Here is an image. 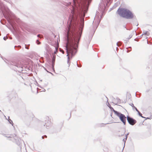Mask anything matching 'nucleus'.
<instances>
[{"label": "nucleus", "instance_id": "28", "mask_svg": "<svg viewBox=\"0 0 152 152\" xmlns=\"http://www.w3.org/2000/svg\"><path fill=\"white\" fill-rule=\"evenodd\" d=\"M44 137H47V136L46 135H45L44 136H42V139H43L44 138Z\"/></svg>", "mask_w": 152, "mask_h": 152}, {"label": "nucleus", "instance_id": "44", "mask_svg": "<svg viewBox=\"0 0 152 152\" xmlns=\"http://www.w3.org/2000/svg\"><path fill=\"white\" fill-rule=\"evenodd\" d=\"M124 135V134H122L121 135Z\"/></svg>", "mask_w": 152, "mask_h": 152}, {"label": "nucleus", "instance_id": "45", "mask_svg": "<svg viewBox=\"0 0 152 152\" xmlns=\"http://www.w3.org/2000/svg\"><path fill=\"white\" fill-rule=\"evenodd\" d=\"M29 45H29V44H28V46H29Z\"/></svg>", "mask_w": 152, "mask_h": 152}, {"label": "nucleus", "instance_id": "30", "mask_svg": "<svg viewBox=\"0 0 152 152\" xmlns=\"http://www.w3.org/2000/svg\"><path fill=\"white\" fill-rule=\"evenodd\" d=\"M77 66L78 67H81V65H78L77 64Z\"/></svg>", "mask_w": 152, "mask_h": 152}, {"label": "nucleus", "instance_id": "40", "mask_svg": "<svg viewBox=\"0 0 152 152\" xmlns=\"http://www.w3.org/2000/svg\"><path fill=\"white\" fill-rule=\"evenodd\" d=\"M115 105H117V103H116V104H115Z\"/></svg>", "mask_w": 152, "mask_h": 152}, {"label": "nucleus", "instance_id": "34", "mask_svg": "<svg viewBox=\"0 0 152 152\" xmlns=\"http://www.w3.org/2000/svg\"><path fill=\"white\" fill-rule=\"evenodd\" d=\"M144 35V34L143 33V34H142L140 36V38H141V37H142L143 36V35Z\"/></svg>", "mask_w": 152, "mask_h": 152}, {"label": "nucleus", "instance_id": "16", "mask_svg": "<svg viewBox=\"0 0 152 152\" xmlns=\"http://www.w3.org/2000/svg\"><path fill=\"white\" fill-rule=\"evenodd\" d=\"M14 47H15V48H17V49L18 50L21 48V46L20 45H18V46H15Z\"/></svg>", "mask_w": 152, "mask_h": 152}, {"label": "nucleus", "instance_id": "8", "mask_svg": "<svg viewBox=\"0 0 152 152\" xmlns=\"http://www.w3.org/2000/svg\"><path fill=\"white\" fill-rule=\"evenodd\" d=\"M127 119L129 124L132 126L134 125L137 122L135 120L129 116H127Z\"/></svg>", "mask_w": 152, "mask_h": 152}, {"label": "nucleus", "instance_id": "39", "mask_svg": "<svg viewBox=\"0 0 152 152\" xmlns=\"http://www.w3.org/2000/svg\"><path fill=\"white\" fill-rule=\"evenodd\" d=\"M116 50H118V48H116Z\"/></svg>", "mask_w": 152, "mask_h": 152}, {"label": "nucleus", "instance_id": "22", "mask_svg": "<svg viewBox=\"0 0 152 152\" xmlns=\"http://www.w3.org/2000/svg\"><path fill=\"white\" fill-rule=\"evenodd\" d=\"M117 100L118 102L120 103L121 102V100L118 98H117Z\"/></svg>", "mask_w": 152, "mask_h": 152}, {"label": "nucleus", "instance_id": "43", "mask_svg": "<svg viewBox=\"0 0 152 152\" xmlns=\"http://www.w3.org/2000/svg\"><path fill=\"white\" fill-rule=\"evenodd\" d=\"M124 147H123V150L122 151H123V149H124Z\"/></svg>", "mask_w": 152, "mask_h": 152}, {"label": "nucleus", "instance_id": "12", "mask_svg": "<svg viewBox=\"0 0 152 152\" xmlns=\"http://www.w3.org/2000/svg\"><path fill=\"white\" fill-rule=\"evenodd\" d=\"M103 4L104 8L102 7V11L103 10H104V9L106 7V6L105 5V4L104 3H103V4L102 3L101 4H100V5H99V7H100V6H101V5H102Z\"/></svg>", "mask_w": 152, "mask_h": 152}, {"label": "nucleus", "instance_id": "37", "mask_svg": "<svg viewBox=\"0 0 152 152\" xmlns=\"http://www.w3.org/2000/svg\"><path fill=\"white\" fill-rule=\"evenodd\" d=\"M2 134L5 137V136H6L5 134Z\"/></svg>", "mask_w": 152, "mask_h": 152}, {"label": "nucleus", "instance_id": "13", "mask_svg": "<svg viewBox=\"0 0 152 152\" xmlns=\"http://www.w3.org/2000/svg\"><path fill=\"white\" fill-rule=\"evenodd\" d=\"M143 33L144 35H146V36H149L150 35V33L148 31H143Z\"/></svg>", "mask_w": 152, "mask_h": 152}, {"label": "nucleus", "instance_id": "21", "mask_svg": "<svg viewBox=\"0 0 152 152\" xmlns=\"http://www.w3.org/2000/svg\"><path fill=\"white\" fill-rule=\"evenodd\" d=\"M123 27L124 28H126V29L127 30H129V29H128V28H126V26L125 25H124L123 26Z\"/></svg>", "mask_w": 152, "mask_h": 152}, {"label": "nucleus", "instance_id": "4", "mask_svg": "<svg viewBox=\"0 0 152 152\" xmlns=\"http://www.w3.org/2000/svg\"><path fill=\"white\" fill-rule=\"evenodd\" d=\"M4 15L5 18H6L8 23L12 26L13 24L14 23V21L12 20V19L16 20V18L15 16L12 14V15H7L4 14Z\"/></svg>", "mask_w": 152, "mask_h": 152}, {"label": "nucleus", "instance_id": "26", "mask_svg": "<svg viewBox=\"0 0 152 152\" xmlns=\"http://www.w3.org/2000/svg\"><path fill=\"white\" fill-rule=\"evenodd\" d=\"M129 134V133H127V134H126V135H125L126 138H127V136Z\"/></svg>", "mask_w": 152, "mask_h": 152}, {"label": "nucleus", "instance_id": "46", "mask_svg": "<svg viewBox=\"0 0 152 152\" xmlns=\"http://www.w3.org/2000/svg\"><path fill=\"white\" fill-rule=\"evenodd\" d=\"M1 35V34H0V35Z\"/></svg>", "mask_w": 152, "mask_h": 152}, {"label": "nucleus", "instance_id": "23", "mask_svg": "<svg viewBox=\"0 0 152 152\" xmlns=\"http://www.w3.org/2000/svg\"><path fill=\"white\" fill-rule=\"evenodd\" d=\"M106 2L105 1V3H106V6H107V3H108V2H109V1H108V0H107V1H106Z\"/></svg>", "mask_w": 152, "mask_h": 152}, {"label": "nucleus", "instance_id": "6", "mask_svg": "<svg viewBox=\"0 0 152 152\" xmlns=\"http://www.w3.org/2000/svg\"><path fill=\"white\" fill-rule=\"evenodd\" d=\"M5 137L8 138H13L14 139V141L18 145H19L20 144V141L21 140L20 138L17 137L15 134H10L9 136H5Z\"/></svg>", "mask_w": 152, "mask_h": 152}, {"label": "nucleus", "instance_id": "14", "mask_svg": "<svg viewBox=\"0 0 152 152\" xmlns=\"http://www.w3.org/2000/svg\"><path fill=\"white\" fill-rule=\"evenodd\" d=\"M122 43L121 42H118L117 43L116 45L118 46H120L121 45Z\"/></svg>", "mask_w": 152, "mask_h": 152}, {"label": "nucleus", "instance_id": "5", "mask_svg": "<svg viewBox=\"0 0 152 152\" xmlns=\"http://www.w3.org/2000/svg\"><path fill=\"white\" fill-rule=\"evenodd\" d=\"M115 114L119 118L121 121L125 125L126 122V117L125 116L124 114L118 111L115 112Z\"/></svg>", "mask_w": 152, "mask_h": 152}, {"label": "nucleus", "instance_id": "17", "mask_svg": "<svg viewBox=\"0 0 152 152\" xmlns=\"http://www.w3.org/2000/svg\"><path fill=\"white\" fill-rule=\"evenodd\" d=\"M129 104L132 107L133 109H134V106L133 104L132 103H130Z\"/></svg>", "mask_w": 152, "mask_h": 152}, {"label": "nucleus", "instance_id": "3", "mask_svg": "<svg viewBox=\"0 0 152 152\" xmlns=\"http://www.w3.org/2000/svg\"><path fill=\"white\" fill-rule=\"evenodd\" d=\"M10 66L11 68H12L15 71L19 72L23 71V65L20 64L19 62H12L10 64Z\"/></svg>", "mask_w": 152, "mask_h": 152}, {"label": "nucleus", "instance_id": "2", "mask_svg": "<svg viewBox=\"0 0 152 152\" xmlns=\"http://www.w3.org/2000/svg\"><path fill=\"white\" fill-rule=\"evenodd\" d=\"M117 13L121 17L127 19H132L134 18V13L126 8L119 7L117 11Z\"/></svg>", "mask_w": 152, "mask_h": 152}, {"label": "nucleus", "instance_id": "36", "mask_svg": "<svg viewBox=\"0 0 152 152\" xmlns=\"http://www.w3.org/2000/svg\"><path fill=\"white\" fill-rule=\"evenodd\" d=\"M39 61L41 63H43V61H41V60H39Z\"/></svg>", "mask_w": 152, "mask_h": 152}, {"label": "nucleus", "instance_id": "7", "mask_svg": "<svg viewBox=\"0 0 152 152\" xmlns=\"http://www.w3.org/2000/svg\"><path fill=\"white\" fill-rule=\"evenodd\" d=\"M44 121L45 123V124L43 125V126H45V124L46 127L47 128V127L51 125L50 119H49V118L48 116H46L44 118Z\"/></svg>", "mask_w": 152, "mask_h": 152}, {"label": "nucleus", "instance_id": "27", "mask_svg": "<svg viewBox=\"0 0 152 152\" xmlns=\"http://www.w3.org/2000/svg\"><path fill=\"white\" fill-rule=\"evenodd\" d=\"M25 48L26 49H28V47H27V46H26V45H25Z\"/></svg>", "mask_w": 152, "mask_h": 152}, {"label": "nucleus", "instance_id": "9", "mask_svg": "<svg viewBox=\"0 0 152 152\" xmlns=\"http://www.w3.org/2000/svg\"><path fill=\"white\" fill-rule=\"evenodd\" d=\"M106 104H107V105L109 107V108L111 110L113 111L114 112L115 114V112H117V111L113 109V108L112 107H111V106L110 105V104L108 102V100H107V101Z\"/></svg>", "mask_w": 152, "mask_h": 152}, {"label": "nucleus", "instance_id": "1", "mask_svg": "<svg viewBox=\"0 0 152 152\" xmlns=\"http://www.w3.org/2000/svg\"><path fill=\"white\" fill-rule=\"evenodd\" d=\"M91 2H73L71 7V14L67 22V28L65 36L66 49L67 53V63L70 62L68 49L72 58L77 52V48L81 38L84 27V18Z\"/></svg>", "mask_w": 152, "mask_h": 152}, {"label": "nucleus", "instance_id": "32", "mask_svg": "<svg viewBox=\"0 0 152 152\" xmlns=\"http://www.w3.org/2000/svg\"><path fill=\"white\" fill-rule=\"evenodd\" d=\"M55 49L56 51L54 52V53H56V51H57V48L56 47H55Z\"/></svg>", "mask_w": 152, "mask_h": 152}, {"label": "nucleus", "instance_id": "24", "mask_svg": "<svg viewBox=\"0 0 152 152\" xmlns=\"http://www.w3.org/2000/svg\"><path fill=\"white\" fill-rule=\"evenodd\" d=\"M135 109V110H136L137 111H138V109H137V108H136V107H135L134 106V109Z\"/></svg>", "mask_w": 152, "mask_h": 152}, {"label": "nucleus", "instance_id": "19", "mask_svg": "<svg viewBox=\"0 0 152 152\" xmlns=\"http://www.w3.org/2000/svg\"><path fill=\"white\" fill-rule=\"evenodd\" d=\"M126 140H127V138H124V139H123V141L124 142V146L125 145V142H126Z\"/></svg>", "mask_w": 152, "mask_h": 152}, {"label": "nucleus", "instance_id": "20", "mask_svg": "<svg viewBox=\"0 0 152 152\" xmlns=\"http://www.w3.org/2000/svg\"><path fill=\"white\" fill-rule=\"evenodd\" d=\"M36 42L38 45H39L40 43V42L38 40H37Z\"/></svg>", "mask_w": 152, "mask_h": 152}, {"label": "nucleus", "instance_id": "29", "mask_svg": "<svg viewBox=\"0 0 152 152\" xmlns=\"http://www.w3.org/2000/svg\"><path fill=\"white\" fill-rule=\"evenodd\" d=\"M77 66L78 67H81V65H78L77 64Z\"/></svg>", "mask_w": 152, "mask_h": 152}, {"label": "nucleus", "instance_id": "42", "mask_svg": "<svg viewBox=\"0 0 152 152\" xmlns=\"http://www.w3.org/2000/svg\"><path fill=\"white\" fill-rule=\"evenodd\" d=\"M151 118H152V115H151Z\"/></svg>", "mask_w": 152, "mask_h": 152}, {"label": "nucleus", "instance_id": "15", "mask_svg": "<svg viewBox=\"0 0 152 152\" xmlns=\"http://www.w3.org/2000/svg\"><path fill=\"white\" fill-rule=\"evenodd\" d=\"M138 113V115L140 117H142V118H144V117L142 116V114H141V113L140 111L138 110V111H137Z\"/></svg>", "mask_w": 152, "mask_h": 152}, {"label": "nucleus", "instance_id": "10", "mask_svg": "<svg viewBox=\"0 0 152 152\" xmlns=\"http://www.w3.org/2000/svg\"><path fill=\"white\" fill-rule=\"evenodd\" d=\"M55 60V58L53 57L52 59V67L53 70L55 71V69L54 68V63Z\"/></svg>", "mask_w": 152, "mask_h": 152}, {"label": "nucleus", "instance_id": "31", "mask_svg": "<svg viewBox=\"0 0 152 152\" xmlns=\"http://www.w3.org/2000/svg\"><path fill=\"white\" fill-rule=\"evenodd\" d=\"M4 61L6 62V64H7L9 65V64L7 62L8 61V60H7V61Z\"/></svg>", "mask_w": 152, "mask_h": 152}, {"label": "nucleus", "instance_id": "41", "mask_svg": "<svg viewBox=\"0 0 152 152\" xmlns=\"http://www.w3.org/2000/svg\"><path fill=\"white\" fill-rule=\"evenodd\" d=\"M51 73L52 75H53V74L52 73Z\"/></svg>", "mask_w": 152, "mask_h": 152}, {"label": "nucleus", "instance_id": "33", "mask_svg": "<svg viewBox=\"0 0 152 152\" xmlns=\"http://www.w3.org/2000/svg\"><path fill=\"white\" fill-rule=\"evenodd\" d=\"M131 50H127V53H128Z\"/></svg>", "mask_w": 152, "mask_h": 152}, {"label": "nucleus", "instance_id": "47", "mask_svg": "<svg viewBox=\"0 0 152 152\" xmlns=\"http://www.w3.org/2000/svg\"><path fill=\"white\" fill-rule=\"evenodd\" d=\"M0 111H1V110H0Z\"/></svg>", "mask_w": 152, "mask_h": 152}, {"label": "nucleus", "instance_id": "35", "mask_svg": "<svg viewBox=\"0 0 152 152\" xmlns=\"http://www.w3.org/2000/svg\"><path fill=\"white\" fill-rule=\"evenodd\" d=\"M41 36V35H40V34H38V35H37V37H39V36Z\"/></svg>", "mask_w": 152, "mask_h": 152}, {"label": "nucleus", "instance_id": "38", "mask_svg": "<svg viewBox=\"0 0 152 152\" xmlns=\"http://www.w3.org/2000/svg\"><path fill=\"white\" fill-rule=\"evenodd\" d=\"M129 48H130L131 49V47H129Z\"/></svg>", "mask_w": 152, "mask_h": 152}, {"label": "nucleus", "instance_id": "18", "mask_svg": "<svg viewBox=\"0 0 152 152\" xmlns=\"http://www.w3.org/2000/svg\"><path fill=\"white\" fill-rule=\"evenodd\" d=\"M132 36L131 35H130L129 36V37L127 38L126 39H127L126 41H127L129 39L132 37Z\"/></svg>", "mask_w": 152, "mask_h": 152}, {"label": "nucleus", "instance_id": "11", "mask_svg": "<svg viewBox=\"0 0 152 152\" xmlns=\"http://www.w3.org/2000/svg\"><path fill=\"white\" fill-rule=\"evenodd\" d=\"M8 121H9V123L12 124V126L13 125V123L12 122V121L10 119V117H8Z\"/></svg>", "mask_w": 152, "mask_h": 152}, {"label": "nucleus", "instance_id": "25", "mask_svg": "<svg viewBox=\"0 0 152 152\" xmlns=\"http://www.w3.org/2000/svg\"><path fill=\"white\" fill-rule=\"evenodd\" d=\"M7 39V38L6 37H3V39L4 40H6V39Z\"/></svg>", "mask_w": 152, "mask_h": 152}]
</instances>
